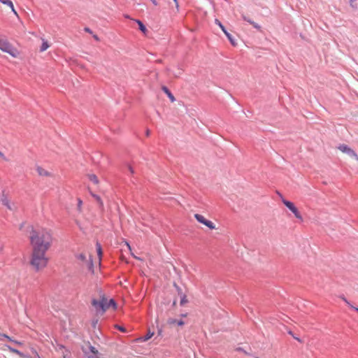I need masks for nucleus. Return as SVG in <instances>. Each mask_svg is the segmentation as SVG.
I'll return each mask as SVG.
<instances>
[{
  "mask_svg": "<svg viewBox=\"0 0 358 358\" xmlns=\"http://www.w3.org/2000/svg\"><path fill=\"white\" fill-rule=\"evenodd\" d=\"M351 308L354 309L355 311L358 312V308L351 306Z\"/></svg>",
  "mask_w": 358,
  "mask_h": 358,
  "instance_id": "nucleus-38",
  "label": "nucleus"
},
{
  "mask_svg": "<svg viewBox=\"0 0 358 358\" xmlns=\"http://www.w3.org/2000/svg\"><path fill=\"white\" fill-rule=\"evenodd\" d=\"M236 350H237V351H239V352H244L245 354H248V352H247L245 350H243V348H240V347H239V348H236Z\"/></svg>",
  "mask_w": 358,
  "mask_h": 358,
  "instance_id": "nucleus-34",
  "label": "nucleus"
},
{
  "mask_svg": "<svg viewBox=\"0 0 358 358\" xmlns=\"http://www.w3.org/2000/svg\"><path fill=\"white\" fill-rule=\"evenodd\" d=\"M0 2L8 6L10 8H13V2L10 0H0Z\"/></svg>",
  "mask_w": 358,
  "mask_h": 358,
  "instance_id": "nucleus-23",
  "label": "nucleus"
},
{
  "mask_svg": "<svg viewBox=\"0 0 358 358\" xmlns=\"http://www.w3.org/2000/svg\"><path fill=\"white\" fill-rule=\"evenodd\" d=\"M0 50L15 57L16 50L7 40L0 38Z\"/></svg>",
  "mask_w": 358,
  "mask_h": 358,
  "instance_id": "nucleus-2",
  "label": "nucleus"
},
{
  "mask_svg": "<svg viewBox=\"0 0 358 358\" xmlns=\"http://www.w3.org/2000/svg\"><path fill=\"white\" fill-rule=\"evenodd\" d=\"M294 338H295L296 340L300 341L299 338H298L297 336H294Z\"/></svg>",
  "mask_w": 358,
  "mask_h": 358,
  "instance_id": "nucleus-42",
  "label": "nucleus"
},
{
  "mask_svg": "<svg viewBox=\"0 0 358 358\" xmlns=\"http://www.w3.org/2000/svg\"><path fill=\"white\" fill-rule=\"evenodd\" d=\"M194 217L199 222L206 225L209 229H214L215 228L214 223L208 220H206L203 215L200 214H195Z\"/></svg>",
  "mask_w": 358,
  "mask_h": 358,
  "instance_id": "nucleus-6",
  "label": "nucleus"
},
{
  "mask_svg": "<svg viewBox=\"0 0 358 358\" xmlns=\"http://www.w3.org/2000/svg\"><path fill=\"white\" fill-rule=\"evenodd\" d=\"M6 347L8 348V350L13 352V353H15L16 355H19L20 357L22 358H24L25 357V355H24V353H22V352H20V350L15 349V348H13L9 345H6Z\"/></svg>",
  "mask_w": 358,
  "mask_h": 358,
  "instance_id": "nucleus-11",
  "label": "nucleus"
},
{
  "mask_svg": "<svg viewBox=\"0 0 358 358\" xmlns=\"http://www.w3.org/2000/svg\"><path fill=\"white\" fill-rule=\"evenodd\" d=\"M255 358H259V357H255Z\"/></svg>",
  "mask_w": 358,
  "mask_h": 358,
  "instance_id": "nucleus-45",
  "label": "nucleus"
},
{
  "mask_svg": "<svg viewBox=\"0 0 358 358\" xmlns=\"http://www.w3.org/2000/svg\"><path fill=\"white\" fill-rule=\"evenodd\" d=\"M173 1L176 3V7L177 9H178L179 8V5H178V0H173Z\"/></svg>",
  "mask_w": 358,
  "mask_h": 358,
  "instance_id": "nucleus-37",
  "label": "nucleus"
},
{
  "mask_svg": "<svg viewBox=\"0 0 358 358\" xmlns=\"http://www.w3.org/2000/svg\"><path fill=\"white\" fill-rule=\"evenodd\" d=\"M1 202L3 205L6 206L8 209L13 210V208L10 205L9 200L8 197L5 195V194L3 192L2 197H1Z\"/></svg>",
  "mask_w": 358,
  "mask_h": 358,
  "instance_id": "nucleus-8",
  "label": "nucleus"
},
{
  "mask_svg": "<svg viewBox=\"0 0 358 358\" xmlns=\"http://www.w3.org/2000/svg\"><path fill=\"white\" fill-rule=\"evenodd\" d=\"M162 90H163V92L167 94V96H169V98L170 99V100L173 102L175 101V97L172 94V93L171 92V91L169 90V88L166 86H162Z\"/></svg>",
  "mask_w": 358,
  "mask_h": 358,
  "instance_id": "nucleus-9",
  "label": "nucleus"
},
{
  "mask_svg": "<svg viewBox=\"0 0 358 358\" xmlns=\"http://www.w3.org/2000/svg\"><path fill=\"white\" fill-rule=\"evenodd\" d=\"M153 335H154V333L149 331L148 332V334L144 336L143 341H148L149 339H150L152 337Z\"/></svg>",
  "mask_w": 358,
  "mask_h": 358,
  "instance_id": "nucleus-22",
  "label": "nucleus"
},
{
  "mask_svg": "<svg viewBox=\"0 0 358 358\" xmlns=\"http://www.w3.org/2000/svg\"><path fill=\"white\" fill-rule=\"evenodd\" d=\"M152 2L155 5H157V1H156V0H152Z\"/></svg>",
  "mask_w": 358,
  "mask_h": 358,
  "instance_id": "nucleus-41",
  "label": "nucleus"
},
{
  "mask_svg": "<svg viewBox=\"0 0 358 358\" xmlns=\"http://www.w3.org/2000/svg\"><path fill=\"white\" fill-rule=\"evenodd\" d=\"M187 303V296L186 295H182V296H180V305L181 306H185V303Z\"/></svg>",
  "mask_w": 358,
  "mask_h": 358,
  "instance_id": "nucleus-20",
  "label": "nucleus"
},
{
  "mask_svg": "<svg viewBox=\"0 0 358 358\" xmlns=\"http://www.w3.org/2000/svg\"><path fill=\"white\" fill-rule=\"evenodd\" d=\"M92 305L98 311L101 310L103 313L108 309V306H106V299L103 297L101 300L93 299Z\"/></svg>",
  "mask_w": 358,
  "mask_h": 358,
  "instance_id": "nucleus-3",
  "label": "nucleus"
},
{
  "mask_svg": "<svg viewBox=\"0 0 358 358\" xmlns=\"http://www.w3.org/2000/svg\"><path fill=\"white\" fill-rule=\"evenodd\" d=\"M89 179L90 181H92L94 184H98V182H99L98 178L94 174L89 175Z\"/></svg>",
  "mask_w": 358,
  "mask_h": 358,
  "instance_id": "nucleus-18",
  "label": "nucleus"
},
{
  "mask_svg": "<svg viewBox=\"0 0 358 358\" xmlns=\"http://www.w3.org/2000/svg\"><path fill=\"white\" fill-rule=\"evenodd\" d=\"M169 323L170 324H177L178 326H182L185 324L183 320H176V319H170L169 320Z\"/></svg>",
  "mask_w": 358,
  "mask_h": 358,
  "instance_id": "nucleus-15",
  "label": "nucleus"
},
{
  "mask_svg": "<svg viewBox=\"0 0 358 358\" xmlns=\"http://www.w3.org/2000/svg\"><path fill=\"white\" fill-rule=\"evenodd\" d=\"M106 306H108V308L111 306L116 308L117 304L115 301L113 299H111L108 301L106 300Z\"/></svg>",
  "mask_w": 358,
  "mask_h": 358,
  "instance_id": "nucleus-17",
  "label": "nucleus"
},
{
  "mask_svg": "<svg viewBox=\"0 0 358 358\" xmlns=\"http://www.w3.org/2000/svg\"><path fill=\"white\" fill-rule=\"evenodd\" d=\"M215 22L216 24H217L220 29H222V31L224 33V34L226 35V36L227 37V38L229 40V41L231 42V43L233 45H235V42H234V39L232 36V35L231 34H229L227 29H225V27L221 23V22L220 20H218L217 19H215Z\"/></svg>",
  "mask_w": 358,
  "mask_h": 358,
  "instance_id": "nucleus-7",
  "label": "nucleus"
},
{
  "mask_svg": "<svg viewBox=\"0 0 358 358\" xmlns=\"http://www.w3.org/2000/svg\"><path fill=\"white\" fill-rule=\"evenodd\" d=\"M242 18L244 21L248 22L250 24V22H252V20L250 17L245 16V15H242Z\"/></svg>",
  "mask_w": 358,
  "mask_h": 358,
  "instance_id": "nucleus-27",
  "label": "nucleus"
},
{
  "mask_svg": "<svg viewBox=\"0 0 358 358\" xmlns=\"http://www.w3.org/2000/svg\"><path fill=\"white\" fill-rule=\"evenodd\" d=\"M30 241L32 245L30 264L36 271H39L45 268L48 264V258L46 257V252L52 243V234L50 231L44 229L33 231L30 236Z\"/></svg>",
  "mask_w": 358,
  "mask_h": 358,
  "instance_id": "nucleus-1",
  "label": "nucleus"
},
{
  "mask_svg": "<svg viewBox=\"0 0 358 358\" xmlns=\"http://www.w3.org/2000/svg\"><path fill=\"white\" fill-rule=\"evenodd\" d=\"M250 24L252 25V27L258 30H260L261 27L256 22H255L253 20L252 22H250Z\"/></svg>",
  "mask_w": 358,
  "mask_h": 358,
  "instance_id": "nucleus-26",
  "label": "nucleus"
},
{
  "mask_svg": "<svg viewBox=\"0 0 358 358\" xmlns=\"http://www.w3.org/2000/svg\"><path fill=\"white\" fill-rule=\"evenodd\" d=\"M137 22L138 24L139 29L141 31L145 32L147 30V29H146L145 26L144 25V24L141 20H137Z\"/></svg>",
  "mask_w": 358,
  "mask_h": 358,
  "instance_id": "nucleus-19",
  "label": "nucleus"
},
{
  "mask_svg": "<svg viewBox=\"0 0 358 358\" xmlns=\"http://www.w3.org/2000/svg\"><path fill=\"white\" fill-rule=\"evenodd\" d=\"M129 171L131 172V173H134V170H133V169H132V167H131V166H129Z\"/></svg>",
  "mask_w": 358,
  "mask_h": 358,
  "instance_id": "nucleus-39",
  "label": "nucleus"
},
{
  "mask_svg": "<svg viewBox=\"0 0 358 358\" xmlns=\"http://www.w3.org/2000/svg\"><path fill=\"white\" fill-rule=\"evenodd\" d=\"M146 134H147V136H149V134H150V131L149 130L147 131Z\"/></svg>",
  "mask_w": 358,
  "mask_h": 358,
  "instance_id": "nucleus-43",
  "label": "nucleus"
},
{
  "mask_svg": "<svg viewBox=\"0 0 358 358\" xmlns=\"http://www.w3.org/2000/svg\"><path fill=\"white\" fill-rule=\"evenodd\" d=\"M174 286L176 287V289H177V292H178V296L180 297L182 296V295H185L182 291V289L178 287L176 283L174 284Z\"/></svg>",
  "mask_w": 358,
  "mask_h": 358,
  "instance_id": "nucleus-24",
  "label": "nucleus"
},
{
  "mask_svg": "<svg viewBox=\"0 0 358 358\" xmlns=\"http://www.w3.org/2000/svg\"><path fill=\"white\" fill-rule=\"evenodd\" d=\"M93 37H94V38L95 40H96V41H99V37H98L96 35H94V36H93Z\"/></svg>",
  "mask_w": 358,
  "mask_h": 358,
  "instance_id": "nucleus-40",
  "label": "nucleus"
},
{
  "mask_svg": "<svg viewBox=\"0 0 358 358\" xmlns=\"http://www.w3.org/2000/svg\"><path fill=\"white\" fill-rule=\"evenodd\" d=\"M115 328L122 333H127L126 328L119 324H115Z\"/></svg>",
  "mask_w": 358,
  "mask_h": 358,
  "instance_id": "nucleus-21",
  "label": "nucleus"
},
{
  "mask_svg": "<svg viewBox=\"0 0 358 358\" xmlns=\"http://www.w3.org/2000/svg\"><path fill=\"white\" fill-rule=\"evenodd\" d=\"M182 317H185V316H186V315H185V314H182Z\"/></svg>",
  "mask_w": 358,
  "mask_h": 358,
  "instance_id": "nucleus-44",
  "label": "nucleus"
},
{
  "mask_svg": "<svg viewBox=\"0 0 358 358\" xmlns=\"http://www.w3.org/2000/svg\"><path fill=\"white\" fill-rule=\"evenodd\" d=\"M0 336H1L0 340H1V341L3 340V338L7 339L9 341L15 343V344H17L20 345H22V343L21 342L17 341H13L10 336H8L6 334H0Z\"/></svg>",
  "mask_w": 358,
  "mask_h": 358,
  "instance_id": "nucleus-12",
  "label": "nucleus"
},
{
  "mask_svg": "<svg viewBox=\"0 0 358 358\" xmlns=\"http://www.w3.org/2000/svg\"><path fill=\"white\" fill-rule=\"evenodd\" d=\"M50 47L48 41H45V40H43V43L41 46V48H40V51L41 52H44L48 48Z\"/></svg>",
  "mask_w": 358,
  "mask_h": 358,
  "instance_id": "nucleus-16",
  "label": "nucleus"
},
{
  "mask_svg": "<svg viewBox=\"0 0 358 358\" xmlns=\"http://www.w3.org/2000/svg\"><path fill=\"white\" fill-rule=\"evenodd\" d=\"M282 203L287 208H288L294 214V215L296 218L300 219V220L302 219V217H301L299 211L298 210L297 208L294 206V204L292 202L287 201L286 199H282Z\"/></svg>",
  "mask_w": 358,
  "mask_h": 358,
  "instance_id": "nucleus-4",
  "label": "nucleus"
},
{
  "mask_svg": "<svg viewBox=\"0 0 358 358\" xmlns=\"http://www.w3.org/2000/svg\"><path fill=\"white\" fill-rule=\"evenodd\" d=\"M82 203H83L82 200L79 199L78 201V208H80Z\"/></svg>",
  "mask_w": 358,
  "mask_h": 358,
  "instance_id": "nucleus-36",
  "label": "nucleus"
},
{
  "mask_svg": "<svg viewBox=\"0 0 358 358\" xmlns=\"http://www.w3.org/2000/svg\"><path fill=\"white\" fill-rule=\"evenodd\" d=\"M92 196L95 199L96 202L99 203V208L103 209V201H102L101 199L100 198V196L95 194H92Z\"/></svg>",
  "mask_w": 358,
  "mask_h": 358,
  "instance_id": "nucleus-13",
  "label": "nucleus"
},
{
  "mask_svg": "<svg viewBox=\"0 0 358 358\" xmlns=\"http://www.w3.org/2000/svg\"><path fill=\"white\" fill-rule=\"evenodd\" d=\"M77 259L82 262H85L86 261V256L84 253H80L77 255Z\"/></svg>",
  "mask_w": 358,
  "mask_h": 358,
  "instance_id": "nucleus-25",
  "label": "nucleus"
},
{
  "mask_svg": "<svg viewBox=\"0 0 358 358\" xmlns=\"http://www.w3.org/2000/svg\"><path fill=\"white\" fill-rule=\"evenodd\" d=\"M342 299L351 308L352 306L344 296L342 297Z\"/></svg>",
  "mask_w": 358,
  "mask_h": 358,
  "instance_id": "nucleus-32",
  "label": "nucleus"
},
{
  "mask_svg": "<svg viewBox=\"0 0 358 358\" xmlns=\"http://www.w3.org/2000/svg\"><path fill=\"white\" fill-rule=\"evenodd\" d=\"M348 1L350 3L351 7L357 8V5L355 3L357 0H348Z\"/></svg>",
  "mask_w": 358,
  "mask_h": 358,
  "instance_id": "nucleus-28",
  "label": "nucleus"
},
{
  "mask_svg": "<svg viewBox=\"0 0 358 358\" xmlns=\"http://www.w3.org/2000/svg\"><path fill=\"white\" fill-rule=\"evenodd\" d=\"M338 148L342 152H344L349 155L350 157L355 158L358 160V155H357V153L347 145L341 144L338 147Z\"/></svg>",
  "mask_w": 358,
  "mask_h": 358,
  "instance_id": "nucleus-5",
  "label": "nucleus"
},
{
  "mask_svg": "<svg viewBox=\"0 0 358 358\" xmlns=\"http://www.w3.org/2000/svg\"><path fill=\"white\" fill-rule=\"evenodd\" d=\"M0 157L2 158L4 161H6V162L8 161V159L6 158V157L1 151H0Z\"/></svg>",
  "mask_w": 358,
  "mask_h": 358,
  "instance_id": "nucleus-30",
  "label": "nucleus"
},
{
  "mask_svg": "<svg viewBox=\"0 0 358 358\" xmlns=\"http://www.w3.org/2000/svg\"><path fill=\"white\" fill-rule=\"evenodd\" d=\"M11 8V10H12L13 13L16 16H17V17H18L17 13V11L15 10V8H14V6H13V8Z\"/></svg>",
  "mask_w": 358,
  "mask_h": 358,
  "instance_id": "nucleus-35",
  "label": "nucleus"
},
{
  "mask_svg": "<svg viewBox=\"0 0 358 358\" xmlns=\"http://www.w3.org/2000/svg\"><path fill=\"white\" fill-rule=\"evenodd\" d=\"M36 171H37V173H38V175H40V176H50V173L48 171L43 169L42 167L37 166Z\"/></svg>",
  "mask_w": 358,
  "mask_h": 358,
  "instance_id": "nucleus-10",
  "label": "nucleus"
},
{
  "mask_svg": "<svg viewBox=\"0 0 358 358\" xmlns=\"http://www.w3.org/2000/svg\"><path fill=\"white\" fill-rule=\"evenodd\" d=\"M342 299L351 308L352 306L344 296L342 297Z\"/></svg>",
  "mask_w": 358,
  "mask_h": 358,
  "instance_id": "nucleus-31",
  "label": "nucleus"
},
{
  "mask_svg": "<svg viewBox=\"0 0 358 358\" xmlns=\"http://www.w3.org/2000/svg\"><path fill=\"white\" fill-rule=\"evenodd\" d=\"M84 31L89 34H92V31L89 27H85Z\"/></svg>",
  "mask_w": 358,
  "mask_h": 358,
  "instance_id": "nucleus-33",
  "label": "nucleus"
},
{
  "mask_svg": "<svg viewBox=\"0 0 358 358\" xmlns=\"http://www.w3.org/2000/svg\"><path fill=\"white\" fill-rule=\"evenodd\" d=\"M90 351L94 355H96L98 353V350L93 346L90 347Z\"/></svg>",
  "mask_w": 358,
  "mask_h": 358,
  "instance_id": "nucleus-29",
  "label": "nucleus"
},
{
  "mask_svg": "<svg viewBox=\"0 0 358 358\" xmlns=\"http://www.w3.org/2000/svg\"><path fill=\"white\" fill-rule=\"evenodd\" d=\"M96 248L99 258L101 259L103 255V250L101 244L99 242L96 243Z\"/></svg>",
  "mask_w": 358,
  "mask_h": 358,
  "instance_id": "nucleus-14",
  "label": "nucleus"
}]
</instances>
